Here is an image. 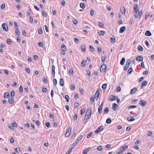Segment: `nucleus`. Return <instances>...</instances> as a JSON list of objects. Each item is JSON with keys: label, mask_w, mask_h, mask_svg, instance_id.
I'll list each match as a JSON object with an SVG mask.
<instances>
[{"label": "nucleus", "mask_w": 154, "mask_h": 154, "mask_svg": "<svg viewBox=\"0 0 154 154\" xmlns=\"http://www.w3.org/2000/svg\"><path fill=\"white\" fill-rule=\"evenodd\" d=\"M93 134V133L91 132H90L89 134L87 136V138H90Z\"/></svg>", "instance_id": "50"}, {"label": "nucleus", "mask_w": 154, "mask_h": 154, "mask_svg": "<svg viewBox=\"0 0 154 154\" xmlns=\"http://www.w3.org/2000/svg\"><path fill=\"white\" fill-rule=\"evenodd\" d=\"M15 150L17 152L19 153V152L20 151V149L19 148H17L15 149Z\"/></svg>", "instance_id": "57"}, {"label": "nucleus", "mask_w": 154, "mask_h": 154, "mask_svg": "<svg viewBox=\"0 0 154 154\" xmlns=\"http://www.w3.org/2000/svg\"><path fill=\"white\" fill-rule=\"evenodd\" d=\"M100 94V91L99 89H98L96 92V93L95 94L94 98H95L96 97H97V98H98L99 97Z\"/></svg>", "instance_id": "14"}, {"label": "nucleus", "mask_w": 154, "mask_h": 154, "mask_svg": "<svg viewBox=\"0 0 154 154\" xmlns=\"http://www.w3.org/2000/svg\"><path fill=\"white\" fill-rule=\"evenodd\" d=\"M81 114L82 115L83 113L85 112V110L84 108H83L81 109Z\"/></svg>", "instance_id": "51"}, {"label": "nucleus", "mask_w": 154, "mask_h": 154, "mask_svg": "<svg viewBox=\"0 0 154 154\" xmlns=\"http://www.w3.org/2000/svg\"><path fill=\"white\" fill-rule=\"evenodd\" d=\"M87 62V61L86 60H83L82 62L81 65L82 66H85L86 65V64Z\"/></svg>", "instance_id": "18"}, {"label": "nucleus", "mask_w": 154, "mask_h": 154, "mask_svg": "<svg viewBox=\"0 0 154 154\" xmlns=\"http://www.w3.org/2000/svg\"><path fill=\"white\" fill-rule=\"evenodd\" d=\"M147 82L146 81H143L141 86V88H142L143 86L146 85L147 84Z\"/></svg>", "instance_id": "24"}, {"label": "nucleus", "mask_w": 154, "mask_h": 154, "mask_svg": "<svg viewBox=\"0 0 154 154\" xmlns=\"http://www.w3.org/2000/svg\"><path fill=\"white\" fill-rule=\"evenodd\" d=\"M42 14L44 17H47V15H46V12L44 10H43L42 11Z\"/></svg>", "instance_id": "36"}, {"label": "nucleus", "mask_w": 154, "mask_h": 154, "mask_svg": "<svg viewBox=\"0 0 154 154\" xmlns=\"http://www.w3.org/2000/svg\"><path fill=\"white\" fill-rule=\"evenodd\" d=\"M34 8L37 11H40L39 8L37 6L35 5L34 6Z\"/></svg>", "instance_id": "62"}, {"label": "nucleus", "mask_w": 154, "mask_h": 154, "mask_svg": "<svg viewBox=\"0 0 154 154\" xmlns=\"http://www.w3.org/2000/svg\"><path fill=\"white\" fill-rule=\"evenodd\" d=\"M71 128L70 127L68 128V129L67 130V131L65 133V136L66 137H68L70 135V133H71Z\"/></svg>", "instance_id": "6"}, {"label": "nucleus", "mask_w": 154, "mask_h": 154, "mask_svg": "<svg viewBox=\"0 0 154 154\" xmlns=\"http://www.w3.org/2000/svg\"><path fill=\"white\" fill-rule=\"evenodd\" d=\"M14 142V140L13 137H12L11 139L10 142L11 143H13Z\"/></svg>", "instance_id": "59"}, {"label": "nucleus", "mask_w": 154, "mask_h": 154, "mask_svg": "<svg viewBox=\"0 0 154 154\" xmlns=\"http://www.w3.org/2000/svg\"><path fill=\"white\" fill-rule=\"evenodd\" d=\"M138 49L140 51H143V48L140 45H139L138 47Z\"/></svg>", "instance_id": "30"}, {"label": "nucleus", "mask_w": 154, "mask_h": 154, "mask_svg": "<svg viewBox=\"0 0 154 154\" xmlns=\"http://www.w3.org/2000/svg\"><path fill=\"white\" fill-rule=\"evenodd\" d=\"M17 123L15 122H14L12 124V127H17Z\"/></svg>", "instance_id": "48"}, {"label": "nucleus", "mask_w": 154, "mask_h": 154, "mask_svg": "<svg viewBox=\"0 0 154 154\" xmlns=\"http://www.w3.org/2000/svg\"><path fill=\"white\" fill-rule=\"evenodd\" d=\"M42 29L41 28L39 29L38 31V33L40 34H41L42 33Z\"/></svg>", "instance_id": "55"}, {"label": "nucleus", "mask_w": 154, "mask_h": 154, "mask_svg": "<svg viewBox=\"0 0 154 154\" xmlns=\"http://www.w3.org/2000/svg\"><path fill=\"white\" fill-rule=\"evenodd\" d=\"M107 85L106 83L103 84L102 86V88H103V89L105 90L106 88Z\"/></svg>", "instance_id": "35"}, {"label": "nucleus", "mask_w": 154, "mask_h": 154, "mask_svg": "<svg viewBox=\"0 0 154 154\" xmlns=\"http://www.w3.org/2000/svg\"><path fill=\"white\" fill-rule=\"evenodd\" d=\"M99 26L100 27L103 28L104 27V24L102 22H99Z\"/></svg>", "instance_id": "25"}, {"label": "nucleus", "mask_w": 154, "mask_h": 154, "mask_svg": "<svg viewBox=\"0 0 154 154\" xmlns=\"http://www.w3.org/2000/svg\"><path fill=\"white\" fill-rule=\"evenodd\" d=\"M79 106V103H75L74 105V107L75 108H77Z\"/></svg>", "instance_id": "63"}, {"label": "nucleus", "mask_w": 154, "mask_h": 154, "mask_svg": "<svg viewBox=\"0 0 154 154\" xmlns=\"http://www.w3.org/2000/svg\"><path fill=\"white\" fill-rule=\"evenodd\" d=\"M145 35L148 36H150L151 35V32L149 30L146 31L145 34Z\"/></svg>", "instance_id": "22"}, {"label": "nucleus", "mask_w": 154, "mask_h": 154, "mask_svg": "<svg viewBox=\"0 0 154 154\" xmlns=\"http://www.w3.org/2000/svg\"><path fill=\"white\" fill-rule=\"evenodd\" d=\"M136 60L137 61H142L143 60V57L142 56H138L136 57Z\"/></svg>", "instance_id": "12"}, {"label": "nucleus", "mask_w": 154, "mask_h": 154, "mask_svg": "<svg viewBox=\"0 0 154 154\" xmlns=\"http://www.w3.org/2000/svg\"><path fill=\"white\" fill-rule=\"evenodd\" d=\"M134 120H135L134 118L132 117H131L130 118V119H128V121H130V122L133 121Z\"/></svg>", "instance_id": "52"}, {"label": "nucleus", "mask_w": 154, "mask_h": 154, "mask_svg": "<svg viewBox=\"0 0 154 154\" xmlns=\"http://www.w3.org/2000/svg\"><path fill=\"white\" fill-rule=\"evenodd\" d=\"M139 104L142 107H144L147 104L146 102L144 101L143 100H141L140 101Z\"/></svg>", "instance_id": "9"}, {"label": "nucleus", "mask_w": 154, "mask_h": 154, "mask_svg": "<svg viewBox=\"0 0 154 154\" xmlns=\"http://www.w3.org/2000/svg\"><path fill=\"white\" fill-rule=\"evenodd\" d=\"M77 117H78L77 114H75L74 115V116L73 118V119L74 121L75 120L77 119Z\"/></svg>", "instance_id": "46"}, {"label": "nucleus", "mask_w": 154, "mask_h": 154, "mask_svg": "<svg viewBox=\"0 0 154 154\" xmlns=\"http://www.w3.org/2000/svg\"><path fill=\"white\" fill-rule=\"evenodd\" d=\"M9 94L8 92H5L4 93V97L5 98H7L9 96Z\"/></svg>", "instance_id": "21"}, {"label": "nucleus", "mask_w": 154, "mask_h": 154, "mask_svg": "<svg viewBox=\"0 0 154 154\" xmlns=\"http://www.w3.org/2000/svg\"><path fill=\"white\" fill-rule=\"evenodd\" d=\"M118 98V97L117 96L111 95L109 98V99L110 101H113L116 100Z\"/></svg>", "instance_id": "7"}, {"label": "nucleus", "mask_w": 154, "mask_h": 154, "mask_svg": "<svg viewBox=\"0 0 154 154\" xmlns=\"http://www.w3.org/2000/svg\"><path fill=\"white\" fill-rule=\"evenodd\" d=\"M125 62V58L124 57H123L122 58V60L120 62V64L122 65H123Z\"/></svg>", "instance_id": "20"}, {"label": "nucleus", "mask_w": 154, "mask_h": 154, "mask_svg": "<svg viewBox=\"0 0 154 154\" xmlns=\"http://www.w3.org/2000/svg\"><path fill=\"white\" fill-rule=\"evenodd\" d=\"M80 6L81 8L83 9L85 8V4L82 3H80Z\"/></svg>", "instance_id": "29"}, {"label": "nucleus", "mask_w": 154, "mask_h": 154, "mask_svg": "<svg viewBox=\"0 0 154 154\" xmlns=\"http://www.w3.org/2000/svg\"><path fill=\"white\" fill-rule=\"evenodd\" d=\"M137 4H135L134 5V9L135 11L134 17L135 18H138L139 14V11L137 8Z\"/></svg>", "instance_id": "1"}, {"label": "nucleus", "mask_w": 154, "mask_h": 154, "mask_svg": "<svg viewBox=\"0 0 154 154\" xmlns=\"http://www.w3.org/2000/svg\"><path fill=\"white\" fill-rule=\"evenodd\" d=\"M91 114V109H88L86 112V114L84 118V120H88L90 117Z\"/></svg>", "instance_id": "2"}, {"label": "nucleus", "mask_w": 154, "mask_h": 154, "mask_svg": "<svg viewBox=\"0 0 154 154\" xmlns=\"http://www.w3.org/2000/svg\"><path fill=\"white\" fill-rule=\"evenodd\" d=\"M141 66L143 68H145V66L144 65V62L143 61H142L141 63Z\"/></svg>", "instance_id": "58"}, {"label": "nucleus", "mask_w": 154, "mask_h": 154, "mask_svg": "<svg viewBox=\"0 0 154 154\" xmlns=\"http://www.w3.org/2000/svg\"><path fill=\"white\" fill-rule=\"evenodd\" d=\"M26 71L28 73H30V69L28 68H26Z\"/></svg>", "instance_id": "56"}, {"label": "nucleus", "mask_w": 154, "mask_h": 154, "mask_svg": "<svg viewBox=\"0 0 154 154\" xmlns=\"http://www.w3.org/2000/svg\"><path fill=\"white\" fill-rule=\"evenodd\" d=\"M22 34L25 37L27 36L26 32L25 30H23L22 31Z\"/></svg>", "instance_id": "39"}, {"label": "nucleus", "mask_w": 154, "mask_h": 154, "mask_svg": "<svg viewBox=\"0 0 154 154\" xmlns=\"http://www.w3.org/2000/svg\"><path fill=\"white\" fill-rule=\"evenodd\" d=\"M104 129L103 126L102 125L99 126L94 131L95 133L97 134L102 131Z\"/></svg>", "instance_id": "4"}, {"label": "nucleus", "mask_w": 154, "mask_h": 154, "mask_svg": "<svg viewBox=\"0 0 154 154\" xmlns=\"http://www.w3.org/2000/svg\"><path fill=\"white\" fill-rule=\"evenodd\" d=\"M120 10L122 14H124L125 9L124 6H122Z\"/></svg>", "instance_id": "17"}, {"label": "nucleus", "mask_w": 154, "mask_h": 154, "mask_svg": "<svg viewBox=\"0 0 154 154\" xmlns=\"http://www.w3.org/2000/svg\"><path fill=\"white\" fill-rule=\"evenodd\" d=\"M132 71V68L130 67L128 70V73H129L130 74Z\"/></svg>", "instance_id": "41"}, {"label": "nucleus", "mask_w": 154, "mask_h": 154, "mask_svg": "<svg viewBox=\"0 0 154 154\" xmlns=\"http://www.w3.org/2000/svg\"><path fill=\"white\" fill-rule=\"evenodd\" d=\"M125 29H126V27L125 26H123L121 27L120 28V29L119 30V32L120 33H122L125 30Z\"/></svg>", "instance_id": "11"}, {"label": "nucleus", "mask_w": 154, "mask_h": 154, "mask_svg": "<svg viewBox=\"0 0 154 154\" xmlns=\"http://www.w3.org/2000/svg\"><path fill=\"white\" fill-rule=\"evenodd\" d=\"M15 27L16 28L15 32H16V34L17 35H20V32L19 31V30L18 28V27Z\"/></svg>", "instance_id": "23"}, {"label": "nucleus", "mask_w": 154, "mask_h": 154, "mask_svg": "<svg viewBox=\"0 0 154 154\" xmlns=\"http://www.w3.org/2000/svg\"><path fill=\"white\" fill-rule=\"evenodd\" d=\"M129 66V65L126 64L124 68V70L126 71L128 68Z\"/></svg>", "instance_id": "45"}, {"label": "nucleus", "mask_w": 154, "mask_h": 154, "mask_svg": "<svg viewBox=\"0 0 154 154\" xmlns=\"http://www.w3.org/2000/svg\"><path fill=\"white\" fill-rule=\"evenodd\" d=\"M94 97H92L90 99V101L92 104L94 102Z\"/></svg>", "instance_id": "37"}, {"label": "nucleus", "mask_w": 154, "mask_h": 154, "mask_svg": "<svg viewBox=\"0 0 154 154\" xmlns=\"http://www.w3.org/2000/svg\"><path fill=\"white\" fill-rule=\"evenodd\" d=\"M121 88L119 86H118L116 88V91L117 92H119L121 91Z\"/></svg>", "instance_id": "42"}, {"label": "nucleus", "mask_w": 154, "mask_h": 154, "mask_svg": "<svg viewBox=\"0 0 154 154\" xmlns=\"http://www.w3.org/2000/svg\"><path fill=\"white\" fill-rule=\"evenodd\" d=\"M131 61L130 59H128L126 62V64L128 65L129 66Z\"/></svg>", "instance_id": "49"}, {"label": "nucleus", "mask_w": 154, "mask_h": 154, "mask_svg": "<svg viewBox=\"0 0 154 154\" xmlns=\"http://www.w3.org/2000/svg\"><path fill=\"white\" fill-rule=\"evenodd\" d=\"M97 149L99 151H101L102 149V146H99L97 148Z\"/></svg>", "instance_id": "61"}, {"label": "nucleus", "mask_w": 154, "mask_h": 154, "mask_svg": "<svg viewBox=\"0 0 154 154\" xmlns=\"http://www.w3.org/2000/svg\"><path fill=\"white\" fill-rule=\"evenodd\" d=\"M61 48L62 50L66 51V47L63 44L61 47Z\"/></svg>", "instance_id": "26"}, {"label": "nucleus", "mask_w": 154, "mask_h": 154, "mask_svg": "<svg viewBox=\"0 0 154 154\" xmlns=\"http://www.w3.org/2000/svg\"><path fill=\"white\" fill-rule=\"evenodd\" d=\"M111 122V120L109 118H108L106 119V122L107 124H109Z\"/></svg>", "instance_id": "33"}, {"label": "nucleus", "mask_w": 154, "mask_h": 154, "mask_svg": "<svg viewBox=\"0 0 154 154\" xmlns=\"http://www.w3.org/2000/svg\"><path fill=\"white\" fill-rule=\"evenodd\" d=\"M81 50L83 52H85L86 51L85 47V45H83L81 46Z\"/></svg>", "instance_id": "31"}, {"label": "nucleus", "mask_w": 154, "mask_h": 154, "mask_svg": "<svg viewBox=\"0 0 154 154\" xmlns=\"http://www.w3.org/2000/svg\"><path fill=\"white\" fill-rule=\"evenodd\" d=\"M19 91H20V93L21 94V93H23V87H22V86L21 85L20 86L19 88Z\"/></svg>", "instance_id": "34"}, {"label": "nucleus", "mask_w": 154, "mask_h": 154, "mask_svg": "<svg viewBox=\"0 0 154 154\" xmlns=\"http://www.w3.org/2000/svg\"><path fill=\"white\" fill-rule=\"evenodd\" d=\"M103 107L99 106L98 108V112L100 114L102 112V109Z\"/></svg>", "instance_id": "32"}, {"label": "nucleus", "mask_w": 154, "mask_h": 154, "mask_svg": "<svg viewBox=\"0 0 154 154\" xmlns=\"http://www.w3.org/2000/svg\"><path fill=\"white\" fill-rule=\"evenodd\" d=\"M8 101L10 103L12 104L14 102V99L13 97H11V98H9Z\"/></svg>", "instance_id": "15"}, {"label": "nucleus", "mask_w": 154, "mask_h": 154, "mask_svg": "<svg viewBox=\"0 0 154 154\" xmlns=\"http://www.w3.org/2000/svg\"><path fill=\"white\" fill-rule=\"evenodd\" d=\"M137 88L136 87L134 88L131 91L130 94L131 95L133 94L137 91Z\"/></svg>", "instance_id": "10"}, {"label": "nucleus", "mask_w": 154, "mask_h": 154, "mask_svg": "<svg viewBox=\"0 0 154 154\" xmlns=\"http://www.w3.org/2000/svg\"><path fill=\"white\" fill-rule=\"evenodd\" d=\"M142 14H143V11L142 10H141L140 11V12H139V17L140 18L141 17Z\"/></svg>", "instance_id": "54"}, {"label": "nucleus", "mask_w": 154, "mask_h": 154, "mask_svg": "<svg viewBox=\"0 0 154 154\" xmlns=\"http://www.w3.org/2000/svg\"><path fill=\"white\" fill-rule=\"evenodd\" d=\"M83 137V135H81L79 137L77 140H76L75 142L71 146V147L72 148H74V147L75 146V145L77 143H78L79 141L81 140V139Z\"/></svg>", "instance_id": "3"}, {"label": "nucleus", "mask_w": 154, "mask_h": 154, "mask_svg": "<svg viewBox=\"0 0 154 154\" xmlns=\"http://www.w3.org/2000/svg\"><path fill=\"white\" fill-rule=\"evenodd\" d=\"M11 97H13L14 96V90H12L11 91Z\"/></svg>", "instance_id": "47"}, {"label": "nucleus", "mask_w": 154, "mask_h": 154, "mask_svg": "<svg viewBox=\"0 0 154 154\" xmlns=\"http://www.w3.org/2000/svg\"><path fill=\"white\" fill-rule=\"evenodd\" d=\"M110 40L111 42L114 43L115 42V38H111Z\"/></svg>", "instance_id": "53"}, {"label": "nucleus", "mask_w": 154, "mask_h": 154, "mask_svg": "<svg viewBox=\"0 0 154 154\" xmlns=\"http://www.w3.org/2000/svg\"><path fill=\"white\" fill-rule=\"evenodd\" d=\"M89 49L90 51H94V48L92 46H89Z\"/></svg>", "instance_id": "43"}, {"label": "nucleus", "mask_w": 154, "mask_h": 154, "mask_svg": "<svg viewBox=\"0 0 154 154\" xmlns=\"http://www.w3.org/2000/svg\"><path fill=\"white\" fill-rule=\"evenodd\" d=\"M104 112L106 114L109 112V108L108 107H106L103 110Z\"/></svg>", "instance_id": "27"}, {"label": "nucleus", "mask_w": 154, "mask_h": 154, "mask_svg": "<svg viewBox=\"0 0 154 154\" xmlns=\"http://www.w3.org/2000/svg\"><path fill=\"white\" fill-rule=\"evenodd\" d=\"M2 27L3 29L5 31H7L8 30V27L6 24L5 23H3L2 25Z\"/></svg>", "instance_id": "8"}, {"label": "nucleus", "mask_w": 154, "mask_h": 154, "mask_svg": "<svg viewBox=\"0 0 154 154\" xmlns=\"http://www.w3.org/2000/svg\"><path fill=\"white\" fill-rule=\"evenodd\" d=\"M65 97L66 100L67 102H68L69 100V96L68 95H66L65 96Z\"/></svg>", "instance_id": "44"}, {"label": "nucleus", "mask_w": 154, "mask_h": 154, "mask_svg": "<svg viewBox=\"0 0 154 154\" xmlns=\"http://www.w3.org/2000/svg\"><path fill=\"white\" fill-rule=\"evenodd\" d=\"M98 33L99 35H103L105 34V32L103 31H101L98 32Z\"/></svg>", "instance_id": "28"}, {"label": "nucleus", "mask_w": 154, "mask_h": 154, "mask_svg": "<svg viewBox=\"0 0 154 154\" xmlns=\"http://www.w3.org/2000/svg\"><path fill=\"white\" fill-rule=\"evenodd\" d=\"M5 4H2L1 6V8L2 9H3L5 8Z\"/></svg>", "instance_id": "64"}, {"label": "nucleus", "mask_w": 154, "mask_h": 154, "mask_svg": "<svg viewBox=\"0 0 154 154\" xmlns=\"http://www.w3.org/2000/svg\"><path fill=\"white\" fill-rule=\"evenodd\" d=\"M118 105L116 103H114L112 104V108L114 110H116L117 109V107H116L118 106Z\"/></svg>", "instance_id": "16"}, {"label": "nucleus", "mask_w": 154, "mask_h": 154, "mask_svg": "<svg viewBox=\"0 0 154 154\" xmlns=\"http://www.w3.org/2000/svg\"><path fill=\"white\" fill-rule=\"evenodd\" d=\"M128 148V145H125V146H124L122 147L120 149L121 151L122 152L123 151L125 150L126 149H127Z\"/></svg>", "instance_id": "19"}, {"label": "nucleus", "mask_w": 154, "mask_h": 154, "mask_svg": "<svg viewBox=\"0 0 154 154\" xmlns=\"http://www.w3.org/2000/svg\"><path fill=\"white\" fill-rule=\"evenodd\" d=\"M73 148H72L71 147V148L69 149V150L65 154H69L71 152L72 149Z\"/></svg>", "instance_id": "40"}, {"label": "nucleus", "mask_w": 154, "mask_h": 154, "mask_svg": "<svg viewBox=\"0 0 154 154\" xmlns=\"http://www.w3.org/2000/svg\"><path fill=\"white\" fill-rule=\"evenodd\" d=\"M43 45V43L41 42H39L38 43V46L40 47H42Z\"/></svg>", "instance_id": "60"}, {"label": "nucleus", "mask_w": 154, "mask_h": 154, "mask_svg": "<svg viewBox=\"0 0 154 154\" xmlns=\"http://www.w3.org/2000/svg\"><path fill=\"white\" fill-rule=\"evenodd\" d=\"M60 85L62 86H63L64 85V81L63 79H62V78L60 79Z\"/></svg>", "instance_id": "13"}, {"label": "nucleus", "mask_w": 154, "mask_h": 154, "mask_svg": "<svg viewBox=\"0 0 154 154\" xmlns=\"http://www.w3.org/2000/svg\"><path fill=\"white\" fill-rule=\"evenodd\" d=\"M7 43L8 44H11L12 43L11 40L10 39H8L7 41Z\"/></svg>", "instance_id": "38"}, {"label": "nucleus", "mask_w": 154, "mask_h": 154, "mask_svg": "<svg viewBox=\"0 0 154 154\" xmlns=\"http://www.w3.org/2000/svg\"><path fill=\"white\" fill-rule=\"evenodd\" d=\"M106 65L103 63V64L102 65L100 68V71L101 72H104L106 71Z\"/></svg>", "instance_id": "5"}]
</instances>
